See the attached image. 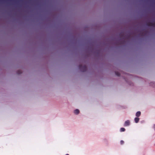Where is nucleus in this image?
I'll list each match as a JSON object with an SVG mask.
<instances>
[{"instance_id":"nucleus-4","label":"nucleus","mask_w":155,"mask_h":155,"mask_svg":"<svg viewBox=\"0 0 155 155\" xmlns=\"http://www.w3.org/2000/svg\"><path fill=\"white\" fill-rule=\"evenodd\" d=\"M130 124V121L129 120H127L125 122V123L124 124V126H125V127L127 126H128Z\"/></svg>"},{"instance_id":"nucleus-5","label":"nucleus","mask_w":155,"mask_h":155,"mask_svg":"<svg viewBox=\"0 0 155 155\" xmlns=\"http://www.w3.org/2000/svg\"><path fill=\"white\" fill-rule=\"evenodd\" d=\"M74 113L76 114H78L79 113V110L78 109L75 110L74 111Z\"/></svg>"},{"instance_id":"nucleus-2","label":"nucleus","mask_w":155,"mask_h":155,"mask_svg":"<svg viewBox=\"0 0 155 155\" xmlns=\"http://www.w3.org/2000/svg\"><path fill=\"white\" fill-rule=\"evenodd\" d=\"M146 25L148 26H154L155 27V22L148 21L146 23Z\"/></svg>"},{"instance_id":"nucleus-13","label":"nucleus","mask_w":155,"mask_h":155,"mask_svg":"<svg viewBox=\"0 0 155 155\" xmlns=\"http://www.w3.org/2000/svg\"><path fill=\"white\" fill-rule=\"evenodd\" d=\"M143 31L144 32H147V31H146V30H143Z\"/></svg>"},{"instance_id":"nucleus-7","label":"nucleus","mask_w":155,"mask_h":155,"mask_svg":"<svg viewBox=\"0 0 155 155\" xmlns=\"http://www.w3.org/2000/svg\"><path fill=\"white\" fill-rule=\"evenodd\" d=\"M139 120V118L138 117H136L134 119V121L135 123H137Z\"/></svg>"},{"instance_id":"nucleus-14","label":"nucleus","mask_w":155,"mask_h":155,"mask_svg":"<svg viewBox=\"0 0 155 155\" xmlns=\"http://www.w3.org/2000/svg\"><path fill=\"white\" fill-rule=\"evenodd\" d=\"M69 155V154H66V155Z\"/></svg>"},{"instance_id":"nucleus-10","label":"nucleus","mask_w":155,"mask_h":155,"mask_svg":"<svg viewBox=\"0 0 155 155\" xmlns=\"http://www.w3.org/2000/svg\"><path fill=\"white\" fill-rule=\"evenodd\" d=\"M125 129L124 128H121L120 129V131L121 132H124L125 131Z\"/></svg>"},{"instance_id":"nucleus-1","label":"nucleus","mask_w":155,"mask_h":155,"mask_svg":"<svg viewBox=\"0 0 155 155\" xmlns=\"http://www.w3.org/2000/svg\"><path fill=\"white\" fill-rule=\"evenodd\" d=\"M80 69L82 72H84L87 70V68L85 65H80L79 66Z\"/></svg>"},{"instance_id":"nucleus-15","label":"nucleus","mask_w":155,"mask_h":155,"mask_svg":"<svg viewBox=\"0 0 155 155\" xmlns=\"http://www.w3.org/2000/svg\"><path fill=\"white\" fill-rule=\"evenodd\" d=\"M154 128H155V127H154Z\"/></svg>"},{"instance_id":"nucleus-12","label":"nucleus","mask_w":155,"mask_h":155,"mask_svg":"<svg viewBox=\"0 0 155 155\" xmlns=\"http://www.w3.org/2000/svg\"><path fill=\"white\" fill-rule=\"evenodd\" d=\"M121 36H123V34L120 33Z\"/></svg>"},{"instance_id":"nucleus-6","label":"nucleus","mask_w":155,"mask_h":155,"mask_svg":"<svg viewBox=\"0 0 155 155\" xmlns=\"http://www.w3.org/2000/svg\"><path fill=\"white\" fill-rule=\"evenodd\" d=\"M140 115H141V112L139 111L137 112L136 114V116L137 117H138L140 116Z\"/></svg>"},{"instance_id":"nucleus-8","label":"nucleus","mask_w":155,"mask_h":155,"mask_svg":"<svg viewBox=\"0 0 155 155\" xmlns=\"http://www.w3.org/2000/svg\"><path fill=\"white\" fill-rule=\"evenodd\" d=\"M115 73L116 75H117V76H119L120 75V74L119 72H115Z\"/></svg>"},{"instance_id":"nucleus-11","label":"nucleus","mask_w":155,"mask_h":155,"mask_svg":"<svg viewBox=\"0 0 155 155\" xmlns=\"http://www.w3.org/2000/svg\"><path fill=\"white\" fill-rule=\"evenodd\" d=\"M124 143V141H123L122 140H121L120 141V144L121 145L123 144Z\"/></svg>"},{"instance_id":"nucleus-9","label":"nucleus","mask_w":155,"mask_h":155,"mask_svg":"<svg viewBox=\"0 0 155 155\" xmlns=\"http://www.w3.org/2000/svg\"><path fill=\"white\" fill-rule=\"evenodd\" d=\"M22 73V71L21 70H18L17 72L18 74H20Z\"/></svg>"},{"instance_id":"nucleus-3","label":"nucleus","mask_w":155,"mask_h":155,"mask_svg":"<svg viewBox=\"0 0 155 155\" xmlns=\"http://www.w3.org/2000/svg\"><path fill=\"white\" fill-rule=\"evenodd\" d=\"M125 37L122 39L119 40L118 41V44L119 45H123L125 43Z\"/></svg>"}]
</instances>
